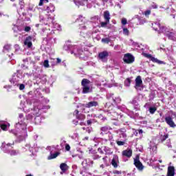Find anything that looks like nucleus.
Returning <instances> with one entry per match:
<instances>
[{
	"label": "nucleus",
	"mask_w": 176,
	"mask_h": 176,
	"mask_svg": "<svg viewBox=\"0 0 176 176\" xmlns=\"http://www.w3.org/2000/svg\"><path fill=\"white\" fill-rule=\"evenodd\" d=\"M107 159H108V157H104L102 158L103 163H104V166H108V164H107Z\"/></svg>",
	"instance_id": "680f3d73"
},
{
	"label": "nucleus",
	"mask_w": 176,
	"mask_h": 176,
	"mask_svg": "<svg viewBox=\"0 0 176 176\" xmlns=\"http://www.w3.org/2000/svg\"><path fill=\"white\" fill-rule=\"evenodd\" d=\"M167 138H168V135H164V136H162L161 141L162 142H163V141H166V140H167Z\"/></svg>",
	"instance_id": "13d9d810"
},
{
	"label": "nucleus",
	"mask_w": 176,
	"mask_h": 176,
	"mask_svg": "<svg viewBox=\"0 0 176 176\" xmlns=\"http://www.w3.org/2000/svg\"><path fill=\"white\" fill-rule=\"evenodd\" d=\"M102 42L104 43H109L111 42V39L109 38H104L102 39Z\"/></svg>",
	"instance_id": "09e8293b"
},
{
	"label": "nucleus",
	"mask_w": 176,
	"mask_h": 176,
	"mask_svg": "<svg viewBox=\"0 0 176 176\" xmlns=\"http://www.w3.org/2000/svg\"><path fill=\"white\" fill-rule=\"evenodd\" d=\"M111 165L114 168H118L119 166V156L114 155L111 160Z\"/></svg>",
	"instance_id": "aec40b11"
},
{
	"label": "nucleus",
	"mask_w": 176,
	"mask_h": 176,
	"mask_svg": "<svg viewBox=\"0 0 176 176\" xmlns=\"http://www.w3.org/2000/svg\"><path fill=\"white\" fill-rule=\"evenodd\" d=\"M14 47L15 49V53L20 52V46L19 45L16 44Z\"/></svg>",
	"instance_id": "5fc2aeb1"
},
{
	"label": "nucleus",
	"mask_w": 176,
	"mask_h": 176,
	"mask_svg": "<svg viewBox=\"0 0 176 176\" xmlns=\"http://www.w3.org/2000/svg\"><path fill=\"white\" fill-rule=\"evenodd\" d=\"M126 141H123V140H117L116 143L117 145H118V146H123V145H124Z\"/></svg>",
	"instance_id": "c03bdc74"
},
{
	"label": "nucleus",
	"mask_w": 176,
	"mask_h": 176,
	"mask_svg": "<svg viewBox=\"0 0 176 176\" xmlns=\"http://www.w3.org/2000/svg\"><path fill=\"white\" fill-rule=\"evenodd\" d=\"M109 56V54L107 51H103L99 53L98 58L99 60H102V63H106V61H107L108 60Z\"/></svg>",
	"instance_id": "2eb2a0df"
},
{
	"label": "nucleus",
	"mask_w": 176,
	"mask_h": 176,
	"mask_svg": "<svg viewBox=\"0 0 176 176\" xmlns=\"http://www.w3.org/2000/svg\"><path fill=\"white\" fill-rule=\"evenodd\" d=\"M85 108H93V107H98V102L97 101H91L88 103L84 104Z\"/></svg>",
	"instance_id": "b1692460"
},
{
	"label": "nucleus",
	"mask_w": 176,
	"mask_h": 176,
	"mask_svg": "<svg viewBox=\"0 0 176 176\" xmlns=\"http://www.w3.org/2000/svg\"><path fill=\"white\" fill-rule=\"evenodd\" d=\"M123 61L126 64H131L132 63H134V56H133V55L131 54H126L124 56Z\"/></svg>",
	"instance_id": "4468645a"
},
{
	"label": "nucleus",
	"mask_w": 176,
	"mask_h": 176,
	"mask_svg": "<svg viewBox=\"0 0 176 176\" xmlns=\"http://www.w3.org/2000/svg\"><path fill=\"white\" fill-rule=\"evenodd\" d=\"M165 121L170 127H175V123L173 121V118L170 116L165 118Z\"/></svg>",
	"instance_id": "5701e85b"
},
{
	"label": "nucleus",
	"mask_w": 176,
	"mask_h": 176,
	"mask_svg": "<svg viewBox=\"0 0 176 176\" xmlns=\"http://www.w3.org/2000/svg\"><path fill=\"white\" fill-rule=\"evenodd\" d=\"M108 24H109V22H108L107 21H105V22L100 23V26L102 28L107 27V25H108Z\"/></svg>",
	"instance_id": "3c124183"
},
{
	"label": "nucleus",
	"mask_w": 176,
	"mask_h": 176,
	"mask_svg": "<svg viewBox=\"0 0 176 176\" xmlns=\"http://www.w3.org/2000/svg\"><path fill=\"white\" fill-rule=\"evenodd\" d=\"M98 152H99V153H101V155H104V150L102 149V148H98Z\"/></svg>",
	"instance_id": "052dcab7"
},
{
	"label": "nucleus",
	"mask_w": 176,
	"mask_h": 176,
	"mask_svg": "<svg viewBox=\"0 0 176 176\" xmlns=\"http://www.w3.org/2000/svg\"><path fill=\"white\" fill-rule=\"evenodd\" d=\"M149 14H151V10H148L144 12V15L145 16H149Z\"/></svg>",
	"instance_id": "69168bd1"
},
{
	"label": "nucleus",
	"mask_w": 176,
	"mask_h": 176,
	"mask_svg": "<svg viewBox=\"0 0 176 176\" xmlns=\"http://www.w3.org/2000/svg\"><path fill=\"white\" fill-rule=\"evenodd\" d=\"M104 19L105 21L109 23V21L111 20V14H109V11H105L104 12Z\"/></svg>",
	"instance_id": "72a5a7b5"
},
{
	"label": "nucleus",
	"mask_w": 176,
	"mask_h": 176,
	"mask_svg": "<svg viewBox=\"0 0 176 176\" xmlns=\"http://www.w3.org/2000/svg\"><path fill=\"white\" fill-rule=\"evenodd\" d=\"M74 116H76V119H78V120H85L86 119V116H85V114H79V111L78 110L74 111Z\"/></svg>",
	"instance_id": "412c9836"
},
{
	"label": "nucleus",
	"mask_w": 176,
	"mask_h": 176,
	"mask_svg": "<svg viewBox=\"0 0 176 176\" xmlns=\"http://www.w3.org/2000/svg\"><path fill=\"white\" fill-rule=\"evenodd\" d=\"M82 165L86 167V166L87 165V160H85L84 161H82Z\"/></svg>",
	"instance_id": "774afa93"
},
{
	"label": "nucleus",
	"mask_w": 176,
	"mask_h": 176,
	"mask_svg": "<svg viewBox=\"0 0 176 176\" xmlns=\"http://www.w3.org/2000/svg\"><path fill=\"white\" fill-rule=\"evenodd\" d=\"M133 46H135V49H137V50H140V49L142 50H144V48L141 47V45H140V44H138V43H133Z\"/></svg>",
	"instance_id": "37998d69"
},
{
	"label": "nucleus",
	"mask_w": 176,
	"mask_h": 176,
	"mask_svg": "<svg viewBox=\"0 0 176 176\" xmlns=\"http://www.w3.org/2000/svg\"><path fill=\"white\" fill-rule=\"evenodd\" d=\"M109 130H112V128L109 126H102L100 128V134L101 135H104V134H107L109 132Z\"/></svg>",
	"instance_id": "a878e982"
},
{
	"label": "nucleus",
	"mask_w": 176,
	"mask_h": 176,
	"mask_svg": "<svg viewBox=\"0 0 176 176\" xmlns=\"http://www.w3.org/2000/svg\"><path fill=\"white\" fill-rule=\"evenodd\" d=\"M129 29L127 28H124L123 29V34L124 35H129Z\"/></svg>",
	"instance_id": "4d7b16f0"
},
{
	"label": "nucleus",
	"mask_w": 176,
	"mask_h": 176,
	"mask_svg": "<svg viewBox=\"0 0 176 176\" xmlns=\"http://www.w3.org/2000/svg\"><path fill=\"white\" fill-rule=\"evenodd\" d=\"M10 144H7L5 145V142L2 143L1 149L5 153H10L11 156H16V155H19L20 152L16 150H12L10 151Z\"/></svg>",
	"instance_id": "39448f33"
},
{
	"label": "nucleus",
	"mask_w": 176,
	"mask_h": 176,
	"mask_svg": "<svg viewBox=\"0 0 176 176\" xmlns=\"http://www.w3.org/2000/svg\"><path fill=\"white\" fill-rule=\"evenodd\" d=\"M134 165L140 170V171H142V170H144V165H142V163L140 162V157H136L134 160Z\"/></svg>",
	"instance_id": "f3484780"
},
{
	"label": "nucleus",
	"mask_w": 176,
	"mask_h": 176,
	"mask_svg": "<svg viewBox=\"0 0 176 176\" xmlns=\"http://www.w3.org/2000/svg\"><path fill=\"white\" fill-rule=\"evenodd\" d=\"M13 76H15V78H16V79H19V80H20V79H21V78H22V75H21V72H20V70H18L17 72H16V73H15L14 75H13Z\"/></svg>",
	"instance_id": "58836bf2"
},
{
	"label": "nucleus",
	"mask_w": 176,
	"mask_h": 176,
	"mask_svg": "<svg viewBox=\"0 0 176 176\" xmlns=\"http://www.w3.org/2000/svg\"><path fill=\"white\" fill-rule=\"evenodd\" d=\"M123 160L124 162H127L128 160L124 159V157H127L128 159H130L131 156H133V150L131 148H126V150H124L122 153Z\"/></svg>",
	"instance_id": "9b49d317"
},
{
	"label": "nucleus",
	"mask_w": 176,
	"mask_h": 176,
	"mask_svg": "<svg viewBox=\"0 0 176 176\" xmlns=\"http://www.w3.org/2000/svg\"><path fill=\"white\" fill-rule=\"evenodd\" d=\"M63 50H66L67 52H69L71 54H74L76 57L79 56H82L83 54V50L78 45H71V41H67L64 46Z\"/></svg>",
	"instance_id": "f03ea898"
},
{
	"label": "nucleus",
	"mask_w": 176,
	"mask_h": 176,
	"mask_svg": "<svg viewBox=\"0 0 176 176\" xmlns=\"http://www.w3.org/2000/svg\"><path fill=\"white\" fill-rule=\"evenodd\" d=\"M81 85L82 86V93L83 94H86L87 93H90V80L84 78L82 82Z\"/></svg>",
	"instance_id": "423d86ee"
},
{
	"label": "nucleus",
	"mask_w": 176,
	"mask_h": 176,
	"mask_svg": "<svg viewBox=\"0 0 176 176\" xmlns=\"http://www.w3.org/2000/svg\"><path fill=\"white\" fill-rule=\"evenodd\" d=\"M56 149L54 146H47V150L50 151V155L48 156L47 159L48 160H52V159H56L57 156L60 155V152H56L53 154V150Z\"/></svg>",
	"instance_id": "1a4fd4ad"
},
{
	"label": "nucleus",
	"mask_w": 176,
	"mask_h": 176,
	"mask_svg": "<svg viewBox=\"0 0 176 176\" xmlns=\"http://www.w3.org/2000/svg\"><path fill=\"white\" fill-rule=\"evenodd\" d=\"M135 17L138 20V24L140 25L145 24V23H146V20H145V19H141L138 15H136Z\"/></svg>",
	"instance_id": "e433bc0d"
},
{
	"label": "nucleus",
	"mask_w": 176,
	"mask_h": 176,
	"mask_svg": "<svg viewBox=\"0 0 176 176\" xmlns=\"http://www.w3.org/2000/svg\"><path fill=\"white\" fill-rule=\"evenodd\" d=\"M40 19L43 21V23L45 24V25H50L51 27H54V19L53 17L48 16L47 19H43L42 16H40Z\"/></svg>",
	"instance_id": "9d476101"
},
{
	"label": "nucleus",
	"mask_w": 176,
	"mask_h": 176,
	"mask_svg": "<svg viewBox=\"0 0 176 176\" xmlns=\"http://www.w3.org/2000/svg\"><path fill=\"white\" fill-rule=\"evenodd\" d=\"M47 41L48 43L53 44V43H56V38H53L47 36Z\"/></svg>",
	"instance_id": "a19ab883"
},
{
	"label": "nucleus",
	"mask_w": 176,
	"mask_h": 176,
	"mask_svg": "<svg viewBox=\"0 0 176 176\" xmlns=\"http://www.w3.org/2000/svg\"><path fill=\"white\" fill-rule=\"evenodd\" d=\"M116 133L118 134L120 141H127V133H126L125 129H118Z\"/></svg>",
	"instance_id": "0eeeda50"
},
{
	"label": "nucleus",
	"mask_w": 176,
	"mask_h": 176,
	"mask_svg": "<svg viewBox=\"0 0 176 176\" xmlns=\"http://www.w3.org/2000/svg\"><path fill=\"white\" fill-rule=\"evenodd\" d=\"M166 145L168 148H173V146H171V141L170 140H167Z\"/></svg>",
	"instance_id": "864d4df0"
},
{
	"label": "nucleus",
	"mask_w": 176,
	"mask_h": 176,
	"mask_svg": "<svg viewBox=\"0 0 176 176\" xmlns=\"http://www.w3.org/2000/svg\"><path fill=\"white\" fill-rule=\"evenodd\" d=\"M24 89H25V85H24V84H21L19 85V90H24Z\"/></svg>",
	"instance_id": "e2e57ef3"
},
{
	"label": "nucleus",
	"mask_w": 176,
	"mask_h": 176,
	"mask_svg": "<svg viewBox=\"0 0 176 176\" xmlns=\"http://www.w3.org/2000/svg\"><path fill=\"white\" fill-rule=\"evenodd\" d=\"M49 108H50V107L43 106V105H42V103H41L39 102H36L34 103V111L35 115L37 116L34 118V122L36 124H39L42 120L41 117H39V115H41L42 113V112L41 111H42V109H49Z\"/></svg>",
	"instance_id": "7ed1b4c3"
},
{
	"label": "nucleus",
	"mask_w": 176,
	"mask_h": 176,
	"mask_svg": "<svg viewBox=\"0 0 176 176\" xmlns=\"http://www.w3.org/2000/svg\"><path fill=\"white\" fill-rule=\"evenodd\" d=\"M46 10L48 13H53V12H54V6L50 4L49 6L47 7Z\"/></svg>",
	"instance_id": "4c0bfd02"
},
{
	"label": "nucleus",
	"mask_w": 176,
	"mask_h": 176,
	"mask_svg": "<svg viewBox=\"0 0 176 176\" xmlns=\"http://www.w3.org/2000/svg\"><path fill=\"white\" fill-rule=\"evenodd\" d=\"M25 149L31 152L32 155H34V151H35V145L32 146L30 144H26L25 146Z\"/></svg>",
	"instance_id": "c85d7f7f"
},
{
	"label": "nucleus",
	"mask_w": 176,
	"mask_h": 176,
	"mask_svg": "<svg viewBox=\"0 0 176 176\" xmlns=\"http://www.w3.org/2000/svg\"><path fill=\"white\" fill-rule=\"evenodd\" d=\"M10 124L5 121H0V127L2 130H7L8 127H9Z\"/></svg>",
	"instance_id": "cd10ccee"
},
{
	"label": "nucleus",
	"mask_w": 176,
	"mask_h": 176,
	"mask_svg": "<svg viewBox=\"0 0 176 176\" xmlns=\"http://www.w3.org/2000/svg\"><path fill=\"white\" fill-rule=\"evenodd\" d=\"M148 111L150 113H151V115H153V113H155L156 111H157V108H156V107H151L148 108Z\"/></svg>",
	"instance_id": "79ce46f5"
},
{
	"label": "nucleus",
	"mask_w": 176,
	"mask_h": 176,
	"mask_svg": "<svg viewBox=\"0 0 176 176\" xmlns=\"http://www.w3.org/2000/svg\"><path fill=\"white\" fill-rule=\"evenodd\" d=\"M130 85H131V78H128L124 80V86L130 87Z\"/></svg>",
	"instance_id": "ea45409f"
},
{
	"label": "nucleus",
	"mask_w": 176,
	"mask_h": 176,
	"mask_svg": "<svg viewBox=\"0 0 176 176\" xmlns=\"http://www.w3.org/2000/svg\"><path fill=\"white\" fill-rule=\"evenodd\" d=\"M110 113L111 114V116L114 117L113 118L114 120L119 119V118H122V116L120 114H119V113H118V111H112V112H110Z\"/></svg>",
	"instance_id": "f704fd0d"
},
{
	"label": "nucleus",
	"mask_w": 176,
	"mask_h": 176,
	"mask_svg": "<svg viewBox=\"0 0 176 176\" xmlns=\"http://www.w3.org/2000/svg\"><path fill=\"white\" fill-rule=\"evenodd\" d=\"M135 133L137 135V134H140V135L142 134V133H144V131H142V129H139V130H136Z\"/></svg>",
	"instance_id": "bf43d9fd"
},
{
	"label": "nucleus",
	"mask_w": 176,
	"mask_h": 176,
	"mask_svg": "<svg viewBox=\"0 0 176 176\" xmlns=\"http://www.w3.org/2000/svg\"><path fill=\"white\" fill-rule=\"evenodd\" d=\"M133 105L134 109L140 111V104H138V96H135L130 102Z\"/></svg>",
	"instance_id": "a211bd4d"
},
{
	"label": "nucleus",
	"mask_w": 176,
	"mask_h": 176,
	"mask_svg": "<svg viewBox=\"0 0 176 176\" xmlns=\"http://www.w3.org/2000/svg\"><path fill=\"white\" fill-rule=\"evenodd\" d=\"M107 99L109 100L111 104H114L116 105L122 102V98H120V96H116L113 93H108L107 94Z\"/></svg>",
	"instance_id": "20e7f679"
},
{
	"label": "nucleus",
	"mask_w": 176,
	"mask_h": 176,
	"mask_svg": "<svg viewBox=\"0 0 176 176\" xmlns=\"http://www.w3.org/2000/svg\"><path fill=\"white\" fill-rule=\"evenodd\" d=\"M148 148L150 149V152H153V153L157 152V144H156L155 140H152L150 142Z\"/></svg>",
	"instance_id": "ddd939ff"
},
{
	"label": "nucleus",
	"mask_w": 176,
	"mask_h": 176,
	"mask_svg": "<svg viewBox=\"0 0 176 176\" xmlns=\"http://www.w3.org/2000/svg\"><path fill=\"white\" fill-rule=\"evenodd\" d=\"M86 19L81 15L77 19L76 21L80 23V30H86V25H83Z\"/></svg>",
	"instance_id": "dca6fc26"
},
{
	"label": "nucleus",
	"mask_w": 176,
	"mask_h": 176,
	"mask_svg": "<svg viewBox=\"0 0 176 176\" xmlns=\"http://www.w3.org/2000/svg\"><path fill=\"white\" fill-rule=\"evenodd\" d=\"M81 36H83V38H89V36H91L93 35V32H89V34H83V32H80Z\"/></svg>",
	"instance_id": "a18cd8bd"
},
{
	"label": "nucleus",
	"mask_w": 176,
	"mask_h": 176,
	"mask_svg": "<svg viewBox=\"0 0 176 176\" xmlns=\"http://www.w3.org/2000/svg\"><path fill=\"white\" fill-rule=\"evenodd\" d=\"M60 168L62 170L63 172H60V174H63V173H65L67 170H68V165L65 163H62L60 165Z\"/></svg>",
	"instance_id": "2f4dec72"
},
{
	"label": "nucleus",
	"mask_w": 176,
	"mask_h": 176,
	"mask_svg": "<svg viewBox=\"0 0 176 176\" xmlns=\"http://www.w3.org/2000/svg\"><path fill=\"white\" fill-rule=\"evenodd\" d=\"M11 45L9 44H7L3 47V52H9L10 50Z\"/></svg>",
	"instance_id": "49530a36"
},
{
	"label": "nucleus",
	"mask_w": 176,
	"mask_h": 176,
	"mask_svg": "<svg viewBox=\"0 0 176 176\" xmlns=\"http://www.w3.org/2000/svg\"><path fill=\"white\" fill-rule=\"evenodd\" d=\"M175 174V169L174 166H168L167 176H174Z\"/></svg>",
	"instance_id": "c756f323"
},
{
	"label": "nucleus",
	"mask_w": 176,
	"mask_h": 176,
	"mask_svg": "<svg viewBox=\"0 0 176 176\" xmlns=\"http://www.w3.org/2000/svg\"><path fill=\"white\" fill-rule=\"evenodd\" d=\"M145 57H147V58H151V60L153 61V63H156L157 64H165L164 61H162L153 56H152V55L151 54H143Z\"/></svg>",
	"instance_id": "6ab92c4d"
},
{
	"label": "nucleus",
	"mask_w": 176,
	"mask_h": 176,
	"mask_svg": "<svg viewBox=\"0 0 176 176\" xmlns=\"http://www.w3.org/2000/svg\"><path fill=\"white\" fill-rule=\"evenodd\" d=\"M135 89H138V87H141V85H142V79H141L140 76H138L135 80Z\"/></svg>",
	"instance_id": "393cba45"
},
{
	"label": "nucleus",
	"mask_w": 176,
	"mask_h": 176,
	"mask_svg": "<svg viewBox=\"0 0 176 176\" xmlns=\"http://www.w3.org/2000/svg\"><path fill=\"white\" fill-rule=\"evenodd\" d=\"M19 80L16 78V76H12V78L10 80V82L13 86H19Z\"/></svg>",
	"instance_id": "7c9ffc66"
},
{
	"label": "nucleus",
	"mask_w": 176,
	"mask_h": 176,
	"mask_svg": "<svg viewBox=\"0 0 176 176\" xmlns=\"http://www.w3.org/2000/svg\"><path fill=\"white\" fill-rule=\"evenodd\" d=\"M162 34H164V35L167 36L168 39H170V41H176L175 33L174 32L168 31V29L166 28H165V30Z\"/></svg>",
	"instance_id": "f8f14e48"
},
{
	"label": "nucleus",
	"mask_w": 176,
	"mask_h": 176,
	"mask_svg": "<svg viewBox=\"0 0 176 176\" xmlns=\"http://www.w3.org/2000/svg\"><path fill=\"white\" fill-rule=\"evenodd\" d=\"M152 28L155 31H158L159 34H162L164 32V30L166 29V27L160 26V22H155L154 23H152Z\"/></svg>",
	"instance_id": "6e6552de"
},
{
	"label": "nucleus",
	"mask_w": 176,
	"mask_h": 176,
	"mask_svg": "<svg viewBox=\"0 0 176 176\" xmlns=\"http://www.w3.org/2000/svg\"><path fill=\"white\" fill-rule=\"evenodd\" d=\"M92 159L94 160H98V159H101V156H100V155L98 154H94L92 155Z\"/></svg>",
	"instance_id": "de8ad7c7"
},
{
	"label": "nucleus",
	"mask_w": 176,
	"mask_h": 176,
	"mask_svg": "<svg viewBox=\"0 0 176 176\" xmlns=\"http://www.w3.org/2000/svg\"><path fill=\"white\" fill-rule=\"evenodd\" d=\"M151 8H152L153 9H157V5L156 3H153L151 4Z\"/></svg>",
	"instance_id": "0e129e2a"
},
{
	"label": "nucleus",
	"mask_w": 176,
	"mask_h": 176,
	"mask_svg": "<svg viewBox=\"0 0 176 176\" xmlns=\"http://www.w3.org/2000/svg\"><path fill=\"white\" fill-rule=\"evenodd\" d=\"M121 111L125 112V113H128V115H130L131 116H134V111L129 110L124 105L121 107Z\"/></svg>",
	"instance_id": "bb28decb"
},
{
	"label": "nucleus",
	"mask_w": 176,
	"mask_h": 176,
	"mask_svg": "<svg viewBox=\"0 0 176 176\" xmlns=\"http://www.w3.org/2000/svg\"><path fill=\"white\" fill-rule=\"evenodd\" d=\"M19 5L21 6V9H23L24 8V1H20L19 2Z\"/></svg>",
	"instance_id": "338daca9"
},
{
	"label": "nucleus",
	"mask_w": 176,
	"mask_h": 176,
	"mask_svg": "<svg viewBox=\"0 0 176 176\" xmlns=\"http://www.w3.org/2000/svg\"><path fill=\"white\" fill-rule=\"evenodd\" d=\"M10 133L15 135L19 140L23 141L27 137V119L24 118V115H19V122L15 124V129L11 130Z\"/></svg>",
	"instance_id": "f257e3e1"
},
{
	"label": "nucleus",
	"mask_w": 176,
	"mask_h": 176,
	"mask_svg": "<svg viewBox=\"0 0 176 176\" xmlns=\"http://www.w3.org/2000/svg\"><path fill=\"white\" fill-rule=\"evenodd\" d=\"M32 40V38L31 36H28L25 39L24 45L25 46H27L28 49L32 47V42L31 41Z\"/></svg>",
	"instance_id": "4be33fe9"
},
{
	"label": "nucleus",
	"mask_w": 176,
	"mask_h": 176,
	"mask_svg": "<svg viewBox=\"0 0 176 176\" xmlns=\"http://www.w3.org/2000/svg\"><path fill=\"white\" fill-rule=\"evenodd\" d=\"M74 3L77 6H79V5L83 6L85 5V2H87V0H74Z\"/></svg>",
	"instance_id": "c9c22d12"
},
{
	"label": "nucleus",
	"mask_w": 176,
	"mask_h": 176,
	"mask_svg": "<svg viewBox=\"0 0 176 176\" xmlns=\"http://www.w3.org/2000/svg\"><path fill=\"white\" fill-rule=\"evenodd\" d=\"M47 2H49V0H40L38 6H42L43 3H47Z\"/></svg>",
	"instance_id": "8fccbe9b"
},
{
	"label": "nucleus",
	"mask_w": 176,
	"mask_h": 176,
	"mask_svg": "<svg viewBox=\"0 0 176 176\" xmlns=\"http://www.w3.org/2000/svg\"><path fill=\"white\" fill-rule=\"evenodd\" d=\"M121 23L122 25H126V24H127V19H126V18H122Z\"/></svg>",
	"instance_id": "6e6d98bb"
},
{
	"label": "nucleus",
	"mask_w": 176,
	"mask_h": 176,
	"mask_svg": "<svg viewBox=\"0 0 176 176\" xmlns=\"http://www.w3.org/2000/svg\"><path fill=\"white\" fill-rule=\"evenodd\" d=\"M102 148L104 152V155H112V150L111 148L108 146H103Z\"/></svg>",
	"instance_id": "473e14b6"
},
{
	"label": "nucleus",
	"mask_w": 176,
	"mask_h": 176,
	"mask_svg": "<svg viewBox=\"0 0 176 176\" xmlns=\"http://www.w3.org/2000/svg\"><path fill=\"white\" fill-rule=\"evenodd\" d=\"M43 67H45V68H49V60H44Z\"/></svg>",
	"instance_id": "603ef678"
}]
</instances>
